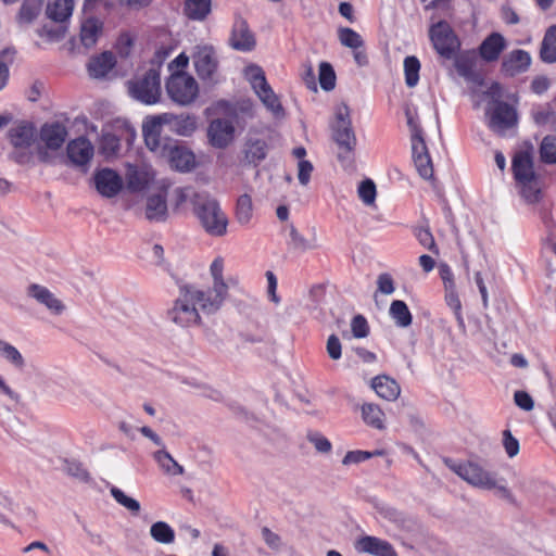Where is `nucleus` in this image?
<instances>
[{"instance_id":"obj_1","label":"nucleus","mask_w":556,"mask_h":556,"mask_svg":"<svg viewBox=\"0 0 556 556\" xmlns=\"http://www.w3.org/2000/svg\"><path fill=\"white\" fill-rule=\"evenodd\" d=\"M218 307L203 289L194 285L179 288L178 296L166 312L169 321L180 328H191L202 324L201 313L210 315L216 313Z\"/></svg>"},{"instance_id":"obj_2","label":"nucleus","mask_w":556,"mask_h":556,"mask_svg":"<svg viewBox=\"0 0 556 556\" xmlns=\"http://www.w3.org/2000/svg\"><path fill=\"white\" fill-rule=\"evenodd\" d=\"M483 94L488 100L485 117L492 131L504 135L506 130L517 125V109L514 103L504 101L506 94L498 83H492Z\"/></svg>"},{"instance_id":"obj_3","label":"nucleus","mask_w":556,"mask_h":556,"mask_svg":"<svg viewBox=\"0 0 556 556\" xmlns=\"http://www.w3.org/2000/svg\"><path fill=\"white\" fill-rule=\"evenodd\" d=\"M330 127L332 139L339 147V162L344 167H351L354 163L357 140L352 126L351 110L346 104L341 103L336 106Z\"/></svg>"},{"instance_id":"obj_4","label":"nucleus","mask_w":556,"mask_h":556,"mask_svg":"<svg viewBox=\"0 0 556 556\" xmlns=\"http://www.w3.org/2000/svg\"><path fill=\"white\" fill-rule=\"evenodd\" d=\"M193 212L210 236L223 237L227 233L228 217L216 199L208 194L194 195Z\"/></svg>"},{"instance_id":"obj_5","label":"nucleus","mask_w":556,"mask_h":556,"mask_svg":"<svg viewBox=\"0 0 556 556\" xmlns=\"http://www.w3.org/2000/svg\"><path fill=\"white\" fill-rule=\"evenodd\" d=\"M515 178L522 185V194L529 202H536L541 188L533 170L532 159L528 152H519L513 161Z\"/></svg>"},{"instance_id":"obj_6","label":"nucleus","mask_w":556,"mask_h":556,"mask_svg":"<svg viewBox=\"0 0 556 556\" xmlns=\"http://www.w3.org/2000/svg\"><path fill=\"white\" fill-rule=\"evenodd\" d=\"M452 470L463 480L475 488L483 490L495 489L503 496H509V491L504 485H498L495 475L475 463H465L451 466Z\"/></svg>"},{"instance_id":"obj_7","label":"nucleus","mask_w":556,"mask_h":556,"mask_svg":"<svg viewBox=\"0 0 556 556\" xmlns=\"http://www.w3.org/2000/svg\"><path fill=\"white\" fill-rule=\"evenodd\" d=\"M8 138L14 147L11 157L21 165H28L33 161L30 147L35 140V128L28 122L14 124L8 132Z\"/></svg>"},{"instance_id":"obj_8","label":"nucleus","mask_w":556,"mask_h":556,"mask_svg":"<svg viewBox=\"0 0 556 556\" xmlns=\"http://www.w3.org/2000/svg\"><path fill=\"white\" fill-rule=\"evenodd\" d=\"M68 136L67 127L61 122L45 123L38 134V156L43 163L51 162V152L60 150Z\"/></svg>"},{"instance_id":"obj_9","label":"nucleus","mask_w":556,"mask_h":556,"mask_svg":"<svg viewBox=\"0 0 556 556\" xmlns=\"http://www.w3.org/2000/svg\"><path fill=\"white\" fill-rule=\"evenodd\" d=\"M128 92L137 101L151 105L159 102L161 98L160 73L150 68L142 76L128 81Z\"/></svg>"},{"instance_id":"obj_10","label":"nucleus","mask_w":556,"mask_h":556,"mask_svg":"<svg viewBox=\"0 0 556 556\" xmlns=\"http://www.w3.org/2000/svg\"><path fill=\"white\" fill-rule=\"evenodd\" d=\"M165 88L169 99L179 105L191 104L199 94L197 80L186 72L172 73Z\"/></svg>"},{"instance_id":"obj_11","label":"nucleus","mask_w":556,"mask_h":556,"mask_svg":"<svg viewBox=\"0 0 556 556\" xmlns=\"http://www.w3.org/2000/svg\"><path fill=\"white\" fill-rule=\"evenodd\" d=\"M244 75L263 104L275 115H280L282 113L281 103L266 81L264 71L257 65H249L244 70Z\"/></svg>"},{"instance_id":"obj_12","label":"nucleus","mask_w":556,"mask_h":556,"mask_svg":"<svg viewBox=\"0 0 556 556\" xmlns=\"http://www.w3.org/2000/svg\"><path fill=\"white\" fill-rule=\"evenodd\" d=\"M430 40L435 51L445 59H452L459 48V41L450 24L439 21L429 29Z\"/></svg>"},{"instance_id":"obj_13","label":"nucleus","mask_w":556,"mask_h":556,"mask_svg":"<svg viewBox=\"0 0 556 556\" xmlns=\"http://www.w3.org/2000/svg\"><path fill=\"white\" fill-rule=\"evenodd\" d=\"M405 115L407 117V124L413 130V139L417 140L418 144H419V148L415 143L413 146L416 167L418 169L419 175L422 178L429 179L433 175V169H432L430 156L426 152V144L421 137V130L417 126V124L414 122V116L408 108L405 110Z\"/></svg>"},{"instance_id":"obj_14","label":"nucleus","mask_w":556,"mask_h":556,"mask_svg":"<svg viewBox=\"0 0 556 556\" xmlns=\"http://www.w3.org/2000/svg\"><path fill=\"white\" fill-rule=\"evenodd\" d=\"M225 261L222 256H217L210 265V274L213 285L210 288L203 289V293L208 295L218 307H222L227 295L229 286L224 278Z\"/></svg>"},{"instance_id":"obj_15","label":"nucleus","mask_w":556,"mask_h":556,"mask_svg":"<svg viewBox=\"0 0 556 556\" xmlns=\"http://www.w3.org/2000/svg\"><path fill=\"white\" fill-rule=\"evenodd\" d=\"M236 128L229 118H215L207 127V139L212 147L225 149L235 140Z\"/></svg>"},{"instance_id":"obj_16","label":"nucleus","mask_w":556,"mask_h":556,"mask_svg":"<svg viewBox=\"0 0 556 556\" xmlns=\"http://www.w3.org/2000/svg\"><path fill=\"white\" fill-rule=\"evenodd\" d=\"M74 0H50L47 5L48 17L61 25L56 30L49 29L48 26L43 27L45 33L50 39H59L64 31L63 23H65L73 13Z\"/></svg>"},{"instance_id":"obj_17","label":"nucleus","mask_w":556,"mask_h":556,"mask_svg":"<svg viewBox=\"0 0 556 556\" xmlns=\"http://www.w3.org/2000/svg\"><path fill=\"white\" fill-rule=\"evenodd\" d=\"M93 182L96 190L108 199L116 197L124 186L122 176L111 168L97 170L93 175Z\"/></svg>"},{"instance_id":"obj_18","label":"nucleus","mask_w":556,"mask_h":556,"mask_svg":"<svg viewBox=\"0 0 556 556\" xmlns=\"http://www.w3.org/2000/svg\"><path fill=\"white\" fill-rule=\"evenodd\" d=\"M125 178L128 190L139 192L147 189L153 182L155 173L153 168L146 163L128 164Z\"/></svg>"},{"instance_id":"obj_19","label":"nucleus","mask_w":556,"mask_h":556,"mask_svg":"<svg viewBox=\"0 0 556 556\" xmlns=\"http://www.w3.org/2000/svg\"><path fill=\"white\" fill-rule=\"evenodd\" d=\"M70 162L77 167H86L94 155L93 144L86 137L71 140L66 147Z\"/></svg>"},{"instance_id":"obj_20","label":"nucleus","mask_w":556,"mask_h":556,"mask_svg":"<svg viewBox=\"0 0 556 556\" xmlns=\"http://www.w3.org/2000/svg\"><path fill=\"white\" fill-rule=\"evenodd\" d=\"M192 59L195 71L202 79L211 78L217 70V60L211 46H197Z\"/></svg>"},{"instance_id":"obj_21","label":"nucleus","mask_w":556,"mask_h":556,"mask_svg":"<svg viewBox=\"0 0 556 556\" xmlns=\"http://www.w3.org/2000/svg\"><path fill=\"white\" fill-rule=\"evenodd\" d=\"M26 294L37 303L43 305L53 315H61L66 308L64 303L45 286L30 283L26 288Z\"/></svg>"},{"instance_id":"obj_22","label":"nucleus","mask_w":556,"mask_h":556,"mask_svg":"<svg viewBox=\"0 0 556 556\" xmlns=\"http://www.w3.org/2000/svg\"><path fill=\"white\" fill-rule=\"evenodd\" d=\"M166 189L149 194L146 202L144 216L150 222H164L167 218L168 210L166 202Z\"/></svg>"},{"instance_id":"obj_23","label":"nucleus","mask_w":556,"mask_h":556,"mask_svg":"<svg viewBox=\"0 0 556 556\" xmlns=\"http://www.w3.org/2000/svg\"><path fill=\"white\" fill-rule=\"evenodd\" d=\"M229 40L231 47L239 51H251L255 47L254 35L242 18H236Z\"/></svg>"},{"instance_id":"obj_24","label":"nucleus","mask_w":556,"mask_h":556,"mask_svg":"<svg viewBox=\"0 0 556 556\" xmlns=\"http://www.w3.org/2000/svg\"><path fill=\"white\" fill-rule=\"evenodd\" d=\"M531 63V58L523 50H514L509 52L502 62V72L506 76L514 77L526 72Z\"/></svg>"},{"instance_id":"obj_25","label":"nucleus","mask_w":556,"mask_h":556,"mask_svg":"<svg viewBox=\"0 0 556 556\" xmlns=\"http://www.w3.org/2000/svg\"><path fill=\"white\" fill-rule=\"evenodd\" d=\"M163 125H166L163 121V114L146 118L142 126V132L146 146L149 150L157 151L161 147V132Z\"/></svg>"},{"instance_id":"obj_26","label":"nucleus","mask_w":556,"mask_h":556,"mask_svg":"<svg viewBox=\"0 0 556 556\" xmlns=\"http://www.w3.org/2000/svg\"><path fill=\"white\" fill-rule=\"evenodd\" d=\"M163 121L172 131L180 136H191L197 129V118L193 115L163 113Z\"/></svg>"},{"instance_id":"obj_27","label":"nucleus","mask_w":556,"mask_h":556,"mask_svg":"<svg viewBox=\"0 0 556 556\" xmlns=\"http://www.w3.org/2000/svg\"><path fill=\"white\" fill-rule=\"evenodd\" d=\"M356 548L359 552L372 554L375 556H397L390 543L376 536H363L356 542Z\"/></svg>"},{"instance_id":"obj_28","label":"nucleus","mask_w":556,"mask_h":556,"mask_svg":"<svg viewBox=\"0 0 556 556\" xmlns=\"http://www.w3.org/2000/svg\"><path fill=\"white\" fill-rule=\"evenodd\" d=\"M506 47L505 38L498 33H492L480 46V55L483 60L492 62L498 59Z\"/></svg>"},{"instance_id":"obj_29","label":"nucleus","mask_w":556,"mask_h":556,"mask_svg":"<svg viewBox=\"0 0 556 556\" xmlns=\"http://www.w3.org/2000/svg\"><path fill=\"white\" fill-rule=\"evenodd\" d=\"M101 35L102 23L98 18L89 17L81 23L79 39L85 48H92Z\"/></svg>"},{"instance_id":"obj_30","label":"nucleus","mask_w":556,"mask_h":556,"mask_svg":"<svg viewBox=\"0 0 556 556\" xmlns=\"http://www.w3.org/2000/svg\"><path fill=\"white\" fill-rule=\"evenodd\" d=\"M115 56L112 52H103L92 58L88 63L89 75L93 78L105 77L115 66Z\"/></svg>"},{"instance_id":"obj_31","label":"nucleus","mask_w":556,"mask_h":556,"mask_svg":"<svg viewBox=\"0 0 556 556\" xmlns=\"http://www.w3.org/2000/svg\"><path fill=\"white\" fill-rule=\"evenodd\" d=\"M371 388L387 401H395L401 393L397 382L388 376H378L372 379Z\"/></svg>"},{"instance_id":"obj_32","label":"nucleus","mask_w":556,"mask_h":556,"mask_svg":"<svg viewBox=\"0 0 556 556\" xmlns=\"http://www.w3.org/2000/svg\"><path fill=\"white\" fill-rule=\"evenodd\" d=\"M169 162L175 169L189 172L195 165V157L190 150L184 147H174L169 151Z\"/></svg>"},{"instance_id":"obj_33","label":"nucleus","mask_w":556,"mask_h":556,"mask_svg":"<svg viewBox=\"0 0 556 556\" xmlns=\"http://www.w3.org/2000/svg\"><path fill=\"white\" fill-rule=\"evenodd\" d=\"M477 56L472 53H466L459 55L455 61V66L458 74L466 79L482 84L481 76L476 72Z\"/></svg>"},{"instance_id":"obj_34","label":"nucleus","mask_w":556,"mask_h":556,"mask_svg":"<svg viewBox=\"0 0 556 556\" xmlns=\"http://www.w3.org/2000/svg\"><path fill=\"white\" fill-rule=\"evenodd\" d=\"M211 0H186L184 11L188 18L203 21L211 13Z\"/></svg>"},{"instance_id":"obj_35","label":"nucleus","mask_w":556,"mask_h":556,"mask_svg":"<svg viewBox=\"0 0 556 556\" xmlns=\"http://www.w3.org/2000/svg\"><path fill=\"white\" fill-rule=\"evenodd\" d=\"M155 462L159 464L161 469L170 476H179L184 473V467L180 466L173 456L165 450H161L153 455Z\"/></svg>"},{"instance_id":"obj_36","label":"nucleus","mask_w":556,"mask_h":556,"mask_svg":"<svg viewBox=\"0 0 556 556\" xmlns=\"http://www.w3.org/2000/svg\"><path fill=\"white\" fill-rule=\"evenodd\" d=\"M151 538L161 544H172L175 542V531L165 521H156L150 528Z\"/></svg>"},{"instance_id":"obj_37","label":"nucleus","mask_w":556,"mask_h":556,"mask_svg":"<svg viewBox=\"0 0 556 556\" xmlns=\"http://www.w3.org/2000/svg\"><path fill=\"white\" fill-rule=\"evenodd\" d=\"M540 54L544 62H556V25L551 26L547 29L541 46Z\"/></svg>"},{"instance_id":"obj_38","label":"nucleus","mask_w":556,"mask_h":556,"mask_svg":"<svg viewBox=\"0 0 556 556\" xmlns=\"http://www.w3.org/2000/svg\"><path fill=\"white\" fill-rule=\"evenodd\" d=\"M253 216V202L250 194H241L236 204V218L240 225H248Z\"/></svg>"},{"instance_id":"obj_39","label":"nucleus","mask_w":556,"mask_h":556,"mask_svg":"<svg viewBox=\"0 0 556 556\" xmlns=\"http://www.w3.org/2000/svg\"><path fill=\"white\" fill-rule=\"evenodd\" d=\"M362 416L364 421L379 430L384 429L383 417L384 414L379 406L375 404H364L362 406Z\"/></svg>"},{"instance_id":"obj_40","label":"nucleus","mask_w":556,"mask_h":556,"mask_svg":"<svg viewBox=\"0 0 556 556\" xmlns=\"http://www.w3.org/2000/svg\"><path fill=\"white\" fill-rule=\"evenodd\" d=\"M390 315L400 327H408L412 324V314L405 304L401 300H395L391 303Z\"/></svg>"},{"instance_id":"obj_41","label":"nucleus","mask_w":556,"mask_h":556,"mask_svg":"<svg viewBox=\"0 0 556 556\" xmlns=\"http://www.w3.org/2000/svg\"><path fill=\"white\" fill-rule=\"evenodd\" d=\"M245 159L249 163L258 164L266 156V143L261 139H250L245 147Z\"/></svg>"},{"instance_id":"obj_42","label":"nucleus","mask_w":556,"mask_h":556,"mask_svg":"<svg viewBox=\"0 0 556 556\" xmlns=\"http://www.w3.org/2000/svg\"><path fill=\"white\" fill-rule=\"evenodd\" d=\"M0 356L18 369L25 366V359L21 352L14 345L2 339H0Z\"/></svg>"},{"instance_id":"obj_43","label":"nucleus","mask_w":556,"mask_h":556,"mask_svg":"<svg viewBox=\"0 0 556 556\" xmlns=\"http://www.w3.org/2000/svg\"><path fill=\"white\" fill-rule=\"evenodd\" d=\"M318 81L325 91H331L337 85V75L333 66L328 62H321L318 71Z\"/></svg>"},{"instance_id":"obj_44","label":"nucleus","mask_w":556,"mask_h":556,"mask_svg":"<svg viewBox=\"0 0 556 556\" xmlns=\"http://www.w3.org/2000/svg\"><path fill=\"white\" fill-rule=\"evenodd\" d=\"M338 38L342 46L357 50L364 46L361 35L349 27H342L338 30Z\"/></svg>"},{"instance_id":"obj_45","label":"nucleus","mask_w":556,"mask_h":556,"mask_svg":"<svg viewBox=\"0 0 556 556\" xmlns=\"http://www.w3.org/2000/svg\"><path fill=\"white\" fill-rule=\"evenodd\" d=\"M110 493L112 495V497L121 505L123 506L124 508H126L127 510H129L132 515H138L139 511H140V503L126 495L121 489H118L117 486H112L110 489Z\"/></svg>"},{"instance_id":"obj_46","label":"nucleus","mask_w":556,"mask_h":556,"mask_svg":"<svg viewBox=\"0 0 556 556\" xmlns=\"http://www.w3.org/2000/svg\"><path fill=\"white\" fill-rule=\"evenodd\" d=\"M420 63L416 56H407L404 60L405 81L408 87H414L419 80Z\"/></svg>"},{"instance_id":"obj_47","label":"nucleus","mask_w":556,"mask_h":556,"mask_svg":"<svg viewBox=\"0 0 556 556\" xmlns=\"http://www.w3.org/2000/svg\"><path fill=\"white\" fill-rule=\"evenodd\" d=\"M41 2L39 0H25L18 14L20 23L33 22L40 12Z\"/></svg>"},{"instance_id":"obj_48","label":"nucleus","mask_w":556,"mask_h":556,"mask_svg":"<svg viewBox=\"0 0 556 556\" xmlns=\"http://www.w3.org/2000/svg\"><path fill=\"white\" fill-rule=\"evenodd\" d=\"M415 237L424 248L428 249L434 255H439V249L434 238L428 227L419 226L414 230Z\"/></svg>"},{"instance_id":"obj_49","label":"nucleus","mask_w":556,"mask_h":556,"mask_svg":"<svg viewBox=\"0 0 556 556\" xmlns=\"http://www.w3.org/2000/svg\"><path fill=\"white\" fill-rule=\"evenodd\" d=\"M541 159L545 163H556V138L545 137L540 147Z\"/></svg>"},{"instance_id":"obj_50","label":"nucleus","mask_w":556,"mask_h":556,"mask_svg":"<svg viewBox=\"0 0 556 556\" xmlns=\"http://www.w3.org/2000/svg\"><path fill=\"white\" fill-rule=\"evenodd\" d=\"M376 185L371 179H366L361 182L358 187V195L365 204H374L376 200Z\"/></svg>"},{"instance_id":"obj_51","label":"nucleus","mask_w":556,"mask_h":556,"mask_svg":"<svg viewBox=\"0 0 556 556\" xmlns=\"http://www.w3.org/2000/svg\"><path fill=\"white\" fill-rule=\"evenodd\" d=\"M384 455V451L377 450L372 453L370 452H364V451H351L345 454L343 457V465H350V464H357L363 460H366L372 456H382Z\"/></svg>"},{"instance_id":"obj_52","label":"nucleus","mask_w":556,"mask_h":556,"mask_svg":"<svg viewBox=\"0 0 556 556\" xmlns=\"http://www.w3.org/2000/svg\"><path fill=\"white\" fill-rule=\"evenodd\" d=\"M101 148L106 155H114L119 151L121 141L112 132H104L101 137Z\"/></svg>"},{"instance_id":"obj_53","label":"nucleus","mask_w":556,"mask_h":556,"mask_svg":"<svg viewBox=\"0 0 556 556\" xmlns=\"http://www.w3.org/2000/svg\"><path fill=\"white\" fill-rule=\"evenodd\" d=\"M351 330L355 338H366L369 333V327L367 320L362 315H356L351 321Z\"/></svg>"},{"instance_id":"obj_54","label":"nucleus","mask_w":556,"mask_h":556,"mask_svg":"<svg viewBox=\"0 0 556 556\" xmlns=\"http://www.w3.org/2000/svg\"><path fill=\"white\" fill-rule=\"evenodd\" d=\"M134 46V36L129 33L122 34L116 41V50L123 58H127Z\"/></svg>"},{"instance_id":"obj_55","label":"nucleus","mask_w":556,"mask_h":556,"mask_svg":"<svg viewBox=\"0 0 556 556\" xmlns=\"http://www.w3.org/2000/svg\"><path fill=\"white\" fill-rule=\"evenodd\" d=\"M199 193H195L191 188L188 187H179L176 188L173 191V197L175 201V205L178 207L186 203L187 201L191 200L192 204L194 205V195H198Z\"/></svg>"},{"instance_id":"obj_56","label":"nucleus","mask_w":556,"mask_h":556,"mask_svg":"<svg viewBox=\"0 0 556 556\" xmlns=\"http://www.w3.org/2000/svg\"><path fill=\"white\" fill-rule=\"evenodd\" d=\"M503 446L509 457H515L519 453V442L509 430L503 431Z\"/></svg>"},{"instance_id":"obj_57","label":"nucleus","mask_w":556,"mask_h":556,"mask_svg":"<svg viewBox=\"0 0 556 556\" xmlns=\"http://www.w3.org/2000/svg\"><path fill=\"white\" fill-rule=\"evenodd\" d=\"M290 249L299 252H303L307 249V241L296 231V229L290 227V240L288 242Z\"/></svg>"},{"instance_id":"obj_58","label":"nucleus","mask_w":556,"mask_h":556,"mask_svg":"<svg viewBox=\"0 0 556 556\" xmlns=\"http://www.w3.org/2000/svg\"><path fill=\"white\" fill-rule=\"evenodd\" d=\"M445 300H446L447 305L451 308H453L457 319L462 320V317H460L462 304H460L459 298L456 292V287H453V289H445Z\"/></svg>"},{"instance_id":"obj_59","label":"nucleus","mask_w":556,"mask_h":556,"mask_svg":"<svg viewBox=\"0 0 556 556\" xmlns=\"http://www.w3.org/2000/svg\"><path fill=\"white\" fill-rule=\"evenodd\" d=\"M65 469L68 475H71L81 481H87L90 478L89 472L83 467V465L80 463L67 462Z\"/></svg>"},{"instance_id":"obj_60","label":"nucleus","mask_w":556,"mask_h":556,"mask_svg":"<svg viewBox=\"0 0 556 556\" xmlns=\"http://www.w3.org/2000/svg\"><path fill=\"white\" fill-rule=\"evenodd\" d=\"M515 403L523 410L530 412L534 407V402L530 394L526 391H516L514 394Z\"/></svg>"},{"instance_id":"obj_61","label":"nucleus","mask_w":556,"mask_h":556,"mask_svg":"<svg viewBox=\"0 0 556 556\" xmlns=\"http://www.w3.org/2000/svg\"><path fill=\"white\" fill-rule=\"evenodd\" d=\"M266 279H267V294L270 301L274 303H279V298L277 296L276 290H277V278L274 275L273 271H266Z\"/></svg>"},{"instance_id":"obj_62","label":"nucleus","mask_w":556,"mask_h":556,"mask_svg":"<svg viewBox=\"0 0 556 556\" xmlns=\"http://www.w3.org/2000/svg\"><path fill=\"white\" fill-rule=\"evenodd\" d=\"M327 352L332 359L341 357V343L334 334L330 336L327 341Z\"/></svg>"},{"instance_id":"obj_63","label":"nucleus","mask_w":556,"mask_h":556,"mask_svg":"<svg viewBox=\"0 0 556 556\" xmlns=\"http://www.w3.org/2000/svg\"><path fill=\"white\" fill-rule=\"evenodd\" d=\"M378 290L384 294L394 292L393 280L388 274H382L378 277Z\"/></svg>"},{"instance_id":"obj_64","label":"nucleus","mask_w":556,"mask_h":556,"mask_svg":"<svg viewBox=\"0 0 556 556\" xmlns=\"http://www.w3.org/2000/svg\"><path fill=\"white\" fill-rule=\"evenodd\" d=\"M189 63V56L182 52L179 55H177L169 64L168 70L174 72H185L184 68L187 67Z\"/></svg>"}]
</instances>
